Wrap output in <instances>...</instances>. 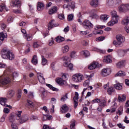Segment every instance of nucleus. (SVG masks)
Returning a JSON list of instances; mask_svg holds the SVG:
<instances>
[{
  "label": "nucleus",
  "instance_id": "nucleus-18",
  "mask_svg": "<svg viewBox=\"0 0 129 129\" xmlns=\"http://www.w3.org/2000/svg\"><path fill=\"white\" fill-rule=\"evenodd\" d=\"M69 110V108L67 105H63L62 106L60 111L62 113H64L65 112H67Z\"/></svg>",
  "mask_w": 129,
  "mask_h": 129
},
{
  "label": "nucleus",
  "instance_id": "nucleus-39",
  "mask_svg": "<svg viewBox=\"0 0 129 129\" xmlns=\"http://www.w3.org/2000/svg\"><path fill=\"white\" fill-rule=\"evenodd\" d=\"M32 39L33 36L31 34L26 35V40H27V41H32Z\"/></svg>",
  "mask_w": 129,
  "mask_h": 129
},
{
  "label": "nucleus",
  "instance_id": "nucleus-49",
  "mask_svg": "<svg viewBox=\"0 0 129 129\" xmlns=\"http://www.w3.org/2000/svg\"><path fill=\"white\" fill-rule=\"evenodd\" d=\"M27 103L30 107H34V103L30 100H27Z\"/></svg>",
  "mask_w": 129,
  "mask_h": 129
},
{
  "label": "nucleus",
  "instance_id": "nucleus-28",
  "mask_svg": "<svg viewBox=\"0 0 129 129\" xmlns=\"http://www.w3.org/2000/svg\"><path fill=\"white\" fill-rule=\"evenodd\" d=\"M46 86H47L48 88L50 89L51 90H52L53 91H58V90H59V89L53 87V86L51 84H47Z\"/></svg>",
  "mask_w": 129,
  "mask_h": 129
},
{
  "label": "nucleus",
  "instance_id": "nucleus-59",
  "mask_svg": "<svg viewBox=\"0 0 129 129\" xmlns=\"http://www.w3.org/2000/svg\"><path fill=\"white\" fill-rule=\"evenodd\" d=\"M11 6L12 8H15V7H16V1H12L11 3Z\"/></svg>",
  "mask_w": 129,
  "mask_h": 129
},
{
  "label": "nucleus",
  "instance_id": "nucleus-50",
  "mask_svg": "<svg viewBox=\"0 0 129 129\" xmlns=\"http://www.w3.org/2000/svg\"><path fill=\"white\" fill-rule=\"evenodd\" d=\"M99 103L100 106H105V101L103 100H100V102Z\"/></svg>",
  "mask_w": 129,
  "mask_h": 129
},
{
  "label": "nucleus",
  "instance_id": "nucleus-35",
  "mask_svg": "<svg viewBox=\"0 0 129 129\" xmlns=\"http://www.w3.org/2000/svg\"><path fill=\"white\" fill-rule=\"evenodd\" d=\"M68 51H69V46L68 45H66L64 47H62V52L63 54L67 53Z\"/></svg>",
  "mask_w": 129,
  "mask_h": 129
},
{
  "label": "nucleus",
  "instance_id": "nucleus-14",
  "mask_svg": "<svg viewBox=\"0 0 129 129\" xmlns=\"http://www.w3.org/2000/svg\"><path fill=\"white\" fill-rule=\"evenodd\" d=\"M90 17L92 19H98L99 17L97 15V10H92L90 12Z\"/></svg>",
  "mask_w": 129,
  "mask_h": 129
},
{
  "label": "nucleus",
  "instance_id": "nucleus-24",
  "mask_svg": "<svg viewBox=\"0 0 129 129\" xmlns=\"http://www.w3.org/2000/svg\"><path fill=\"white\" fill-rule=\"evenodd\" d=\"M115 77H117V76L123 77L124 76H125V72L122 71H120L115 75Z\"/></svg>",
  "mask_w": 129,
  "mask_h": 129
},
{
  "label": "nucleus",
  "instance_id": "nucleus-63",
  "mask_svg": "<svg viewBox=\"0 0 129 129\" xmlns=\"http://www.w3.org/2000/svg\"><path fill=\"white\" fill-rule=\"evenodd\" d=\"M12 77H13V78H14V77H18V74L17 73V72H14L12 73Z\"/></svg>",
  "mask_w": 129,
  "mask_h": 129
},
{
  "label": "nucleus",
  "instance_id": "nucleus-52",
  "mask_svg": "<svg viewBox=\"0 0 129 129\" xmlns=\"http://www.w3.org/2000/svg\"><path fill=\"white\" fill-rule=\"evenodd\" d=\"M21 6V2L20 1H15V7L19 8Z\"/></svg>",
  "mask_w": 129,
  "mask_h": 129
},
{
  "label": "nucleus",
  "instance_id": "nucleus-9",
  "mask_svg": "<svg viewBox=\"0 0 129 129\" xmlns=\"http://www.w3.org/2000/svg\"><path fill=\"white\" fill-rule=\"evenodd\" d=\"M82 26L85 29H92L93 28V24L87 20H85L82 23Z\"/></svg>",
  "mask_w": 129,
  "mask_h": 129
},
{
  "label": "nucleus",
  "instance_id": "nucleus-40",
  "mask_svg": "<svg viewBox=\"0 0 129 129\" xmlns=\"http://www.w3.org/2000/svg\"><path fill=\"white\" fill-rule=\"evenodd\" d=\"M74 18V15L73 14H70L68 16V21H69V22H71V21H73Z\"/></svg>",
  "mask_w": 129,
  "mask_h": 129
},
{
  "label": "nucleus",
  "instance_id": "nucleus-20",
  "mask_svg": "<svg viewBox=\"0 0 129 129\" xmlns=\"http://www.w3.org/2000/svg\"><path fill=\"white\" fill-rule=\"evenodd\" d=\"M111 59H110V55L105 56L103 59V62L104 63H111Z\"/></svg>",
  "mask_w": 129,
  "mask_h": 129
},
{
  "label": "nucleus",
  "instance_id": "nucleus-64",
  "mask_svg": "<svg viewBox=\"0 0 129 129\" xmlns=\"http://www.w3.org/2000/svg\"><path fill=\"white\" fill-rule=\"evenodd\" d=\"M1 28L2 30H4V29H6V28H7V25H6V24H5L4 23H2Z\"/></svg>",
  "mask_w": 129,
  "mask_h": 129
},
{
  "label": "nucleus",
  "instance_id": "nucleus-4",
  "mask_svg": "<svg viewBox=\"0 0 129 129\" xmlns=\"http://www.w3.org/2000/svg\"><path fill=\"white\" fill-rule=\"evenodd\" d=\"M116 39L117 41L116 40H114L113 42V44L115 46V47H118V46H120L121 44L124 43V41L125 40L124 37L122 36V35L120 34L117 35L116 37Z\"/></svg>",
  "mask_w": 129,
  "mask_h": 129
},
{
  "label": "nucleus",
  "instance_id": "nucleus-27",
  "mask_svg": "<svg viewBox=\"0 0 129 129\" xmlns=\"http://www.w3.org/2000/svg\"><path fill=\"white\" fill-rule=\"evenodd\" d=\"M124 63H125V60H121L116 63L117 68H121L123 66Z\"/></svg>",
  "mask_w": 129,
  "mask_h": 129
},
{
  "label": "nucleus",
  "instance_id": "nucleus-16",
  "mask_svg": "<svg viewBox=\"0 0 129 129\" xmlns=\"http://www.w3.org/2000/svg\"><path fill=\"white\" fill-rule=\"evenodd\" d=\"M126 100V96L125 95L123 94L121 96L120 95L118 96V102H124Z\"/></svg>",
  "mask_w": 129,
  "mask_h": 129
},
{
  "label": "nucleus",
  "instance_id": "nucleus-38",
  "mask_svg": "<svg viewBox=\"0 0 129 129\" xmlns=\"http://www.w3.org/2000/svg\"><path fill=\"white\" fill-rule=\"evenodd\" d=\"M42 64L44 66L47 64L48 60L46 59L44 56H42Z\"/></svg>",
  "mask_w": 129,
  "mask_h": 129
},
{
  "label": "nucleus",
  "instance_id": "nucleus-21",
  "mask_svg": "<svg viewBox=\"0 0 129 129\" xmlns=\"http://www.w3.org/2000/svg\"><path fill=\"white\" fill-rule=\"evenodd\" d=\"M97 65H98V62H94L89 66L88 68L90 70H93V69H95L97 67Z\"/></svg>",
  "mask_w": 129,
  "mask_h": 129
},
{
  "label": "nucleus",
  "instance_id": "nucleus-51",
  "mask_svg": "<svg viewBox=\"0 0 129 129\" xmlns=\"http://www.w3.org/2000/svg\"><path fill=\"white\" fill-rule=\"evenodd\" d=\"M7 117V114H5L3 115V116L0 119V121L2 122H4L5 121V119H6V118Z\"/></svg>",
  "mask_w": 129,
  "mask_h": 129
},
{
  "label": "nucleus",
  "instance_id": "nucleus-36",
  "mask_svg": "<svg viewBox=\"0 0 129 129\" xmlns=\"http://www.w3.org/2000/svg\"><path fill=\"white\" fill-rule=\"evenodd\" d=\"M9 97H13L15 95V91L13 90H10L8 93Z\"/></svg>",
  "mask_w": 129,
  "mask_h": 129
},
{
  "label": "nucleus",
  "instance_id": "nucleus-5",
  "mask_svg": "<svg viewBox=\"0 0 129 129\" xmlns=\"http://www.w3.org/2000/svg\"><path fill=\"white\" fill-rule=\"evenodd\" d=\"M63 65L65 66V67L69 68L70 70H72V69H73V64L70 63V60H69V57H68V56H64L63 57Z\"/></svg>",
  "mask_w": 129,
  "mask_h": 129
},
{
  "label": "nucleus",
  "instance_id": "nucleus-26",
  "mask_svg": "<svg viewBox=\"0 0 129 129\" xmlns=\"http://www.w3.org/2000/svg\"><path fill=\"white\" fill-rule=\"evenodd\" d=\"M44 7H45V6L44 5V4L43 3L38 2V4H37V10L38 11H42Z\"/></svg>",
  "mask_w": 129,
  "mask_h": 129
},
{
  "label": "nucleus",
  "instance_id": "nucleus-23",
  "mask_svg": "<svg viewBox=\"0 0 129 129\" xmlns=\"http://www.w3.org/2000/svg\"><path fill=\"white\" fill-rule=\"evenodd\" d=\"M107 92L109 95H111L113 92H115V90L114 89V87H110L108 88Z\"/></svg>",
  "mask_w": 129,
  "mask_h": 129
},
{
  "label": "nucleus",
  "instance_id": "nucleus-48",
  "mask_svg": "<svg viewBox=\"0 0 129 129\" xmlns=\"http://www.w3.org/2000/svg\"><path fill=\"white\" fill-rule=\"evenodd\" d=\"M9 121H10V122H14L15 121V116L14 115H11L9 117Z\"/></svg>",
  "mask_w": 129,
  "mask_h": 129
},
{
  "label": "nucleus",
  "instance_id": "nucleus-11",
  "mask_svg": "<svg viewBox=\"0 0 129 129\" xmlns=\"http://www.w3.org/2000/svg\"><path fill=\"white\" fill-rule=\"evenodd\" d=\"M110 69H103L101 71V75L103 77L108 76L109 74H110Z\"/></svg>",
  "mask_w": 129,
  "mask_h": 129
},
{
  "label": "nucleus",
  "instance_id": "nucleus-29",
  "mask_svg": "<svg viewBox=\"0 0 129 129\" xmlns=\"http://www.w3.org/2000/svg\"><path fill=\"white\" fill-rule=\"evenodd\" d=\"M32 63L34 64V65H37L38 64V59H37V55H34L32 59Z\"/></svg>",
  "mask_w": 129,
  "mask_h": 129
},
{
  "label": "nucleus",
  "instance_id": "nucleus-6",
  "mask_svg": "<svg viewBox=\"0 0 129 129\" xmlns=\"http://www.w3.org/2000/svg\"><path fill=\"white\" fill-rule=\"evenodd\" d=\"M83 75L80 74H76L73 76L72 80L74 82H81L83 80Z\"/></svg>",
  "mask_w": 129,
  "mask_h": 129
},
{
  "label": "nucleus",
  "instance_id": "nucleus-55",
  "mask_svg": "<svg viewBox=\"0 0 129 129\" xmlns=\"http://www.w3.org/2000/svg\"><path fill=\"white\" fill-rule=\"evenodd\" d=\"M58 18H59L60 20H64L65 19V17L64 16V14H60L58 15Z\"/></svg>",
  "mask_w": 129,
  "mask_h": 129
},
{
  "label": "nucleus",
  "instance_id": "nucleus-47",
  "mask_svg": "<svg viewBox=\"0 0 129 129\" xmlns=\"http://www.w3.org/2000/svg\"><path fill=\"white\" fill-rule=\"evenodd\" d=\"M104 39H105V37L102 36L96 38V40L97 41V42H100L101 41H103Z\"/></svg>",
  "mask_w": 129,
  "mask_h": 129
},
{
  "label": "nucleus",
  "instance_id": "nucleus-2",
  "mask_svg": "<svg viewBox=\"0 0 129 129\" xmlns=\"http://www.w3.org/2000/svg\"><path fill=\"white\" fill-rule=\"evenodd\" d=\"M111 15L112 16V20L107 23L108 26L109 27H112V26L115 25V24H117V23H118V20L117 19L118 16H117L116 11H112L111 12Z\"/></svg>",
  "mask_w": 129,
  "mask_h": 129
},
{
  "label": "nucleus",
  "instance_id": "nucleus-54",
  "mask_svg": "<svg viewBox=\"0 0 129 129\" xmlns=\"http://www.w3.org/2000/svg\"><path fill=\"white\" fill-rule=\"evenodd\" d=\"M39 46L40 45L38 44L37 42H35L33 43V48H38V47H39Z\"/></svg>",
  "mask_w": 129,
  "mask_h": 129
},
{
  "label": "nucleus",
  "instance_id": "nucleus-15",
  "mask_svg": "<svg viewBox=\"0 0 129 129\" xmlns=\"http://www.w3.org/2000/svg\"><path fill=\"white\" fill-rule=\"evenodd\" d=\"M57 11H58V7L56 6L53 7L49 9L48 14L49 15H53V14L57 13Z\"/></svg>",
  "mask_w": 129,
  "mask_h": 129
},
{
  "label": "nucleus",
  "instance_id": "nucleus-33",
  "mask_svg": "<svg viewBox=\"0 0 129 129\" xmlns=\"http://www.w3.org/2000/svg\"><path fill=\"white\" fill-rule=\"evenodd\" d=\"M38 78L39 82L42 83V82H45V78L41 74H39L38 76Z\"/></svg>",
  "mask_w": 129,
  "mask_h": 129
},
{
  "label": "nucleus",
  "instance_id": "nucleus-58",
  "mask_svg": "<svg viewBox=\"0 0 129 129\" xmlns=\"http://www.w3.org/2000/svg\"><path fill=\"white\" fill-rule=\"evenodd\" d=\"M10 109L8 108H5L4 109V112H5V113H9L10 112Z\"/></svg>",
  "mask_w": 129,
  "mask_h": 129
},
{
  "label": "nucleus",
  "instance_id": "nucleus-42",
  "mask_svg": "<svg viewBox=\"0 0 129 129\" xmlns=\"http://www.w3.org/2000/svg\"><path fill=\"white\" fill-rule=\"evenodd\" d=\"M94 51H96L97 52H99L101 54H104L105 53V50H103L102 49H98L97 48H94Z\"/></svg>",
  "mask_w": 129,
  "mask_h": 129
},
{
  "label": "nucleus",
  "instance_id": "nucleus-45",
  "mask_svg": "<svg viewBox=\"0 0 129 129\" xmlns=\"http://www.w3.org/2000/svg\"><path fill=\"white\" fill-rule=\"evenodd\" d=\"M122 111H123V107L120 106L118 110V113L119 114V115L122 114Z\"/></svg>",
  "mask_w": 129,
  "mask_h": 129
},
{
  "label": "nucleus",
  "instance_id": "nucleus-37",
  "mask_svg": "<svg viewBox=\"0 0 129 129\" xmlns=\"http://www.w3.org/2000/svg\"><path fill=\"white\" fill-rule=\"evenodd\" d=\"M6 8V6L5 5V4H0V12H3V11H4V10H6L7 11H8V10H7Z\"/></svg>",
  "mask_w": 129,
  "mask_h": 129
},
{
  "label": "nucleus",
  "instance_id": "nucleus-32",
  "mask_svg": "<svg viewBox=\"0 0 129 129\" xmlns=\"http://www.w3.org/2000/svg\"><path fill=\"white\" fill-rule=\"evenodd\" d=\"M81 53L83 54V55H84V56L85 57H89V56H90V53H89V51L88 50H83L81 52Z\"/></svg>",
  "mask_w": 129,
  "mask_h": 129
},
{
  "label": "nucleus",
  "instance_id": "nucleus-31",
  "mask_svg": "<svg viewBox=\"0 0 129 129\" xmlns=\"http://www.w3.org/2000/svg\"><path fill=\"white\" fill-rule=\"evenodd\" d=\"M65 38L64 37H62L61 36H58L56 38V41L57 43H61L64 41Z\"/></svg>",
  "mask_w": 129,
  "mask_h": 129
},
{
  "label": "nucleus",
  "instance_id": "nucleus-30",
  "mask_svg": "<svg viewBox=\"0 0 129 129\" xmlns=\"http://www.w3.org/2000/svg\"><path fill=\"white\" fill-rule=\"evenodd\" d=\"M108 18H109V16L107 15H102L100 17V19L101 21H103V22H105V21H107Z\"/></svg>",
  "mask_w": 129,
  "mask_h": 129
},
{
  "label": "nucleus",
  "instance_id": "nucleus-56",
  "mask_svg": "<svg viewBox=\"0 0 129 129\" xmlns=\"http://www.w3.org/2000/svg\"><path fill=\"white\" fill-rule=\"evenodd\" d=\"M92 102H93L94 103H100V99H94L93 100H92Z\"/></svg>",
  "mask_w": 129,
  "mask_h": 129
},
{
  "label": "nucleus",
  "instance_id": "nucleus-12",
  "mask_svg": "<svg viewBox=\"0 0 129 129\" xmlns=\"http://www.w3.org/2000/svg\"><path fill=\"white\" fill-rule=\"evenodd\" d=\"M58 26H59V24H56L55 21L52 20L48 23V30H51V29H53V28H55V27H58Z\"/></svg>",
  "mask_w": 129,
  "mask_h": 129
},
{
  "label": "nucleus",
  "instance_id": "nucleus-19",
  "mask_svg": "<svg viewBox=\"0 0 129 129\" xmlns=\"http://www.w3.org/2000/svg\"><path fill=\"white\" fill-rule=\"evenodd\" d=\"M90 5L93 8H97L98 7V0H92Z\"/></svg>",
  "mask_w": 129,
  "mask_h": 129
},
{
  "label": "nucleus",
  "instance_id": "nucleus-3",
  "mask_svg": "<svg viewBox=\"0 0 129 129\" xmlns=\"http://www.w3.org/2000/svg\"><path fill=\"white\" fill-rule=\"evenodd\" d=\"M17 119L19 120L20 123H24L28 120V116L24 115L22 116V111H16ZM22 116V117H21Z\"/></svg>",
  "mask_w": 129,
  "mask_h": 129
},
{
  "label": "nucleus",
  "instance_id": "nucleus-10",
  "mask_svg": "<svg viewBox=\"0 0 129 129\" xmlns=\"http://www.w3.org/2000/svg\"><path fill=\"white\" fill-rule=\"evenodd\" d=\"M79 98V94L78 92H75V96L74 97V108H77V106H78V99Z\"/></svg>",
  "mask_w": 129,
  "mask_h": 129
},
{
  "label": "nucleus",
  "instance_id": "nucleus-46",
  "mask_svg": "<svg viewBox=\"0 0 129 129\" xmlns=\"http://www.w3.org/2000/svg\"><path fill=\"white\" fill-rule=\"evenodd\" d=\"M11 127L12 129H18V124L15 122H13L11 124Z\"/></svg>",
  "mask_w": 129,
  "mask_h": 129
},
{
  "label": "nucleus",
  "instance_id": "nucleus-8",
  "mask_svg": "<svg viewBox=\"0 0 129 129\" xmlns=\"http://www.w3.org/2000/svg\"><path fill=\"white\" fill-rule=\"evenodd\" d=\"M10 83H11V79L10 78L0 77V86L1 85H7V84H10Z\"/></svg>",
  "mask_w": 129,
  "mask_h": 129
},
{
  "label": "nucleus",
  "instance_id": "nucleus-44",
  "mask_svg": "<svg viewBox=\"0 0 129 129\" xmlns=\"http://www.w3.org/2000/svg\"><path fill=\"white\" fill-rule=\"evenodd\" d=\"M66 99H68V94H66V95L64 96H63L61 99L60 100H61V101H65V100H66Z\"/></svg>",
  "mask_w": 129,
  "mask_h": 129
},
{
  "label": "nucleus",
  "instance_id": "nucleus-1",
  "mask_svg": "<svg viewBox=\"0 0 129 129\" xmlns=\"http://www.w3.org/2000/svg\"><path fill=\"white\" fill-rule=\"evenodd\" d=\"M2 53L3 59H9V60H14L15 59V54L12 50L9 49H3Z\"/></svg>",
  "mask_w": 129,
  "mask_h": 129
},
{
  "label": "nucleus",
  "instance_id": "nucleus-13",
  "mask_svg": "<svg viewBox=\"0 0 129 129\" xmlns=\"http://www.w3.org/2000/svg\"><path fill=\"white\" fill-rule=\"evenodd\" d=\"M7 103V98H0V104L1 105H3L4 106H6V107H9V108H12V106L10 105H7L6 103Z\"/></svg>",
  "mask_w": 129,
  "mask_h": 129
},
{
  "label": "nucleus",
  "instance_id": "nucleus-43",
  "mask_svg": "<svg viewBox=\"0 0 129 129\" xmlns=\"http://www.w3.org/2000/svg\"><path fill=\"white\" fill-rule=\"evenodd\" d=\"M5 38H7L6 35H5V34L4 32L0 33V39L2 41H4L5 39Z\"/></svg>",
  "mask_w": 129,
  "mask_h": 129
},
{
  "label": "nucleus",
  "instance_id": "nucleus-60",
  "mask_svg": "<svg viewBox=\"0 0 129 129\" xmlns=\"http://www.w3.org/2000/svg\"><path fill=\"white\" fill-rule=\"evenodd\" d=\"M117 126H118L119 128H122V129L125 128V126H122V124H121V123L117 124Z\"/></svg>",
  "mask_w": 129,
  "mask_h": 129
},
{
  "label": "nucleus",
  "instance_id": "nucleus-53",
  "mask_svg": "<svg viewBox=\"0 0 129 129\" xmlns=\"http://www.w3.org/2000/svg\"><path fill=\"white\" fill-rule=\"evenodd\" d=\"M28 96L30 98H34V93L33 92H29Z\"/></svg>",
  "mask_w": 129,
  "mask_h": 129
},
{
  "label": "nucleus",
  "instance_id": "nucleus-22",
  "mask_svg": "<svg viewBox=\"0 0 129 129\" xmlns=\"http://www.w3.org/2000/svg\"><path fill=\"white\" fill-rule=\"evenodd\" d=\"M129 23V17L127 16L125 17V18L122 21L121 24L122 25H124V26H126L128 25Z\"/></svg>",
  "mask_w": 129,
  "mask_h": 129
},
{
  "label": "nucleus",
  "instance_id": "nucleus-34",
  "mask_svg": "<svg viewBox=\"0 0 129 129\" xmlns=\"http://www.w3.org/2000/svg\"><path fill=\"white\" fill-rule=\"evenodd\" d=\"M90 82V80H89V79H88V80L85 81L83 83V86L84 87H86V88L87 89V88L89 87V86Z\"/></svg>",
  "mask_w": 129,
  "mask_h": 129
},
{
  "label": "nucleus",
  "instance_id": "nucleus-41",
  "mask_svg": "<svg viewBox=\"0 0 129 129\" xmlns=\"http://www.w3.org/2000/svg\"><path fill=\"white\" fill-rule=\"evenodd\" d=\"M75 120H72L71 123L70 128L75 129Z\"/></svg>",
  "mask_w": 129,
  "mask_h": 129
},
{
  "label": "nucleus",
  "instance_id": "nucleus-17",
  "mask_svg": "<svg viewBox=\"0 0 129 129\" xmlns=\"http://www.w3.org/2000/svg\"><path fill=\"white\" fill-rule=\"evenodd\" d=\"M56 82L60 86L64 85L66 81L63 80L62 78H57L56 79Z\"/></svg>",
  "mask_w": 129,
  "mask_h": 129
},
{
  "label": "nucleus",
  "instance_id": "nucleus-57",
  "mask_svg": "<svg viewBox=\"0 0 129 129\" xmlns=\"http://www.w3.org/2000/svg\"><path fill=\"white\" fill-rule=\"evenodd\" d=\"M51 68H52V69L53 70H55V68H56V62H53L51 63Z\"/></svg>",
  "mask_w": 129,
  "mask_h": 129
},
{
  "label": "nucleus",
  "instance_id": "nucleus-62",
  "mask_svg": "<svg viewBox=\"0 0 129 129\" xmlns=\"http://www.w3.org/2000/svg\"><path fill=\"white\" fill-rule=\"evenodd\" d=\"M127 119H128L127 116H125V118H124V122L125 123H129V120H127Z\"/></svg>",
  "mask_w": 129,
  "mask_h": 129
},
{
  "label": "nucleus",
  "instance_id": "nucleus-25",
  "mask_svg": "<svg viewBox=\"0 0 129 129\" xmlns=\"http://www.w3.org/2000/svg\"><path fill=\"white\" fill-rule=\"evenodd\" d=\"M114 87L117 90H121L122 89V84L117 83L114 85Z\"/></svg>",
  "mask_w": 129,
  "mask_h": 129
},
{
  "label": "nucleus",
  "instance_id": "nucleus-7",
  "mask_svg": "<svg viewBox=\"0 0 129 129\" xmlns=\"http://www.w3.org/2000/svg\"><path fill=\"white\" fill-rule=\"evenodd\" d=\"M118 11L120 13H125L129 11V4H122L118 7Z\"/></svg>",
  "mask_w": 129,
  "mask_h": 129
},
{
  "label": "nucleus",
  "instance_id": "nucleus-61",
  "mask_svg": "<svg viewBox=\"0 0 129 129\" xmlns=\"http://www.w3.org/2000/svg\"><path fill=\"white\" fill-rule=\"evenodd\" d=\"M76 52H75V51H72L70 54V56L71 57V58H74V57H75V54Z\"/></svg>",
  "mask_w": 129,
  "mask_h": 129
}]
</instances>
